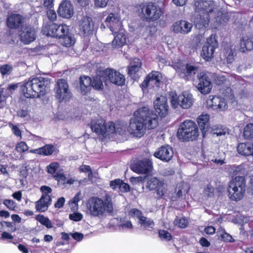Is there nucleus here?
<instances>
[{
    "label": "nucleus",
    "instance_id": "1",
    "mask_svg": "<svg viewBox=\"0 0 253 253\" xmlns=\"http://www.w3.org/2000/svg\"><path fill=\"white\" fill-rule=\"evenodd\" d=\"M223 0H198L195 2L194 22L199 29L206 28L211 19L217 25H224L228 20V14L221 10Z\"/></svg>",
    "mask_w": 253,
    "mask_h": 253
},
{
    "label": "nucleus",
    "instance_id": "2",
    "mask_svg": "<svg viewBox=\"0 0 253 253\" xmlns=\"http://www.w3.org/2000/svg\"><path fill=\"white\" fill-rule=\"evenodd\" d=\"M158 124L157 114L147 107H142L134 113L127 130L134 136L140 137L147 128H154Z\"/></svg>",
    "mask_w": 253,
    "mask_h": 253
},
{
    "label": "nucleus",
    "instance_id": "3",
    "mask_svg": "<svg viewBox=\"0 0 253 253\" xmlns=\"http://www.w3.org/2000/svg\"><path fill=\"white\" fill-rule=\"evenodd\" d=\"M50 80L42 77L30 78L21 85V90L27 98H39L49 90Z\"/></svg>",
    "mask_w": 253,
    "mask_h": 253
},
{
    "label": "nucleus",
    "instance_id": "4",
    "mask_svg": "<svg viewBox=\"0 0 253 253\" xmlns=\"http://www.w3.org/2000/svg\"><path fill=\"white\" fill-rule=\"evenodd\" d=\"M86 207L88 214L99 218L112 214L114 210L112 198L108 194L105 195L104 199L97 197L89 198L86 203Z\"/></svg>",
    "mask_w": 253,
    "mask_h": 253
},
{
    "label": "nucleus",
    "instance_id": "5",
    "mask_svg": "<svg viewBox=\"0 0 253 253\" xmlns=\"http://www.w3.org/2000/svg\"><path fill=\"white\" fill-rule=\"evenodd\" d=\"M236 46L234 44H228L224 47L223 52L227 62L231 63L234 60L236 55ZM237 49L241 52H245L253 49V37L252 36H243L237 45Z\"/></svg>",
    "mask_w": 253,
    "mask_h": 253
},
{
    "label": "nucleus",
    "instance_id": "6",
    "mask_svg": "<svg viewBox=\"0 0 253 253\" xmlns=\"http://www.w3.org/2000/svg\"><path fill=\"white\" fill-rule=\"evenodd\" d=\"M199 135V128L195 122L187 120L181 123L177 129V136L182 141H193Z\"/></svg>",
    "mask_w": 253,
    "mask_h": 253
},
{
    "label": "nucleus",
    "instance_id": "7",
    "mask_svg": "<svg viewBox=\"0 0 253 253\" xmlns=\"http://www.w3.org/2000/svg\"><path fill=\"white\" fill-rule=\"evenodd\" d=\"M246 182L244 176H237L229 183L227 188L228 196L234 201H239L244 197Z\"/></svg>",
    "mask_w": 253,
    "mask_h": 253
},
{
    "label": "nucleus",
    "instance_id": "8",
    "mask_svg": "<svg viewBox=\"0 0 253 253\" xmlns=\"http://www.w3.org/2000/svg\"><path fill=\"white\" fill-rule=\"evenodd\" d=\"M169 96L171 106L174 109L179 107L184 109H189L195 101L193 95L188 91H183L179 95L175 91H170Z\"/></svg>",
    "mask_w": 253,
    "mask_h": 253
},
{
    "label": "nucleus",
    "instance_id": "9",
    "mask_svg": "<svg viewBox=\"0 0 253 253\" xmlns=\"http://www.w3.org/2000/svg\"><path fill=\"white\" fill-rule=\"evenodd\" d=\"M91 128L92 131L98 135H102L103 136L114 133L115 130L114 124L109 122L106 124L102 119H99L96 121L91 122Z\"/></svg>",
    "mask_w": 253,
    "mask_h": 253
},
{
    "label": "nucleus",
    "instance_id": "10",
    "mask_svg": "<svg viewBox=\"0 0 253 253\" xmlns=\"http://www.w3.org/2000/svg\"><path fill=\"white\" fill-rule=\"evenodd\" d=\"M55 97L59 102H67L72 96L67 82L64 79L57 80L55 87Z\"/></svg>",
    "mask_w": 253,
    "mask_h": 253
},
{
    "label": "nucleus",
    "instance_id": "11",
    "mask_svg": "<svg viewBox=\"0 0 253 253\" xmlns=\"http://www.w3.org/2000/svg\"><path fill=\"white\" fill-rule=\"evenodd\" d=\"M143 17L147 21H155L158 20L162 15L160 7L152 2L144 4L141 7Z\"/></svg>",
    "mask_w": 253,
    "mask_h": 253
},
{
    "label": "nucleus",
    "instance_id": "12",
    "mask_svg": "<svg viewBox=\"0 0 253 253\" xmlns=\"http://www.w3.org/2000/svg\"><path fill=\"white\" fill-rule=\"evenodd\" d=\"M217 47L215 35H211L207 39L203 46L201 56L206 61L210 60L212 57L215 48Z\"/></svg>",
    "mask_w": 253,
    "mask_h": 253
},
{
    "label": "nucleus",
    "instance_id": "13",
    "mask_svg": "<svg viewBox=\"0 0 253 253\" xmlns=\"http://www.w3.org/2000/svg\"><path fill=\"white\" fill-rule=\"evenodd\" d=\"M105 80L117 85L122 86L125 84V78L124 76L120 72L112 68H107L104 70Z\"/></svg>",
    "mask_w": 253,
    "mask_h": 253
},
{
    "label": "nucleus",
    "instance_id": "14",
    "mask_svg": "<svg viewBox=\"0 0 253 253\" xmlns=\"http://www.w3.org/2000/svg\"><path fill=\"white\" fill-rule=\"evenodd\" d=\"M228 103L226 98L210 96L207 101V105L213 110L221 111L227 109Z\"/></svg>",
    "mask_w": 253,
    "mask_h": 253
},
{
    "label": "nucleus",
    "instance_id": "15",
    "mask_svg": "<svg viewBox=\"0 0 253 253\" xmlns=\"http://www.w3.org/2000/svg\"><path fill=\"white\" fill-rule=\"evenodd\" d=\"M176 72L183 78L189 80L192 75L195 74L197 68L188 64H182L180 62L171 65Z\"/></svg>",
    "mask_w": 253,
    "mask_h": 253
},
{
    "label": "nucleus",
    "instance_id": "16",
    "mask_svg": "<svg viewBox=\"0 0 253 253\" xmlns=\"http://www.w3.org/2000/svg\"><path fill=\"white\" fill-rule=\"evenodd\" d=\"M104 22L112 33L115 34L118 30L123 28L121 17L117 13H109Z\"/></svg>",
    "mask_w": 253,
    "mask_h": 253
},
{
    "label": "nucleus",
    "instance_id": "17",
    "mask_svg": "<svg viewBox=\"0 0 253 253\" xmlns=\"http://www.w3.org/2000/svg\"><path fill=\"white\" fill-rule=\"evenodd\" d=\"M21 42L28 44L34 41L36 38V31L32 26L28 25L23 27L20 31Z\"/></svg>",
    "mask_w": 253,
    "mask_h": 253
},
{
    "label": "nucleus",
    "instance_id": "18",
    "mask_svg": "<svg viewBox=\"0 0 253 253\" xmlns=\"http://www.w3.org/2000/svg\"><path fill=\"white\" fill-rule=\"evenodd\" d=\"M162 79L161 74L158 71H152L146 77L145 80L142 83L143 87L158 88Z\"/></svg>",
    "mask_w": 253,
    "mask_h": 253
},
{
    "label": "nucleus",
    "instance_id": "19",
    "mask_svg": "<svg viewBox=\"0 0 253 253\" xmlns=\"http://www.w3.org/2000/svg\"><path fill=\"white\" fill-rule=\"evenodd\" d=\"M152 162L149 159L138 161L134 164L131 169L133 171L139 173H147L152 169Z\"/></svg>",
    "mask_w": 253,
    "mask_h": 253
},
{
    "label": "nucleus",
    "instance_id": "20",
    "mask_svg": "<svg viewBox=\"0 0 253 253\" xmlns=\"http://www.w3.org/2000/svg\"><path fill=\"white\" fill-rule=\"evenodd\" d=\"M154 106L161 117H164L167 115L169 107L167 99L165 96L157 97L154 101Z\"/></svg>",
    "mask_w": 253,
    "mask_h": 253
},
{
    "label": "nucleus",
    "instance_id": "21",
    "mask_svg": "<svg viewBox=\"0 0 253 253\" xmlns=\"http://www.w3.org/2000/svg\"><path fill=\"white\" fill-rule=\"evenodd\" d=\"M173 152L172 147L169 145L163 146L154 153V156L164 162H169L172 157Z\"/></svg>",
    "mask_w": 253,
    "mask_h": 253
},
{
    "label": "nucleus",
    "instance_id": "22",
    "mask_svg": "<svg viewBox=\"0 0 253 253\" xmlns=\"http://www.w3.org/2000/svg\"><path fill=\"white\" fill-rule=\"evenodd\" d=\"M193 27L192 23L185 20L175 22L172 26V30L175 33L187 34L191 32Z\"/></svg>",
    "mask_w": 253,
    "mask_h": 253
},
{
    "label": "nucleus",
    "instance_id": "23",
    "mask_svg": "<svg viewBox=\"0 0 253 253\" xmlns=\"http://www.w3.org/2000/svg\"><path fill=\"white\" fill-rule=\"evenodd\" d=\"M199 80V82L197 85L198 90L204 94L209 93L211 89V84L209 77L205 74L201 73Z\"/></svg>",
    "mask_w": 253,
    "mask_h": 253
},
{
    "label": "nucleus",
    "instance_id": "24",
    "mask_svg": "<svg viewBox=\"0 0 253 253\" xmlns=\"http://www.w3.org/2000/svg\"><path fill=\"white\" fill-rule=\"evenodd\" d=\"M93 28L94 23L90 17L84 16L79 21V28L83 34H89L93 31Z\"/></svg>",
    "mask_w": 253,
    "mask_h": 253
},
{
    "label": "nucleus",
    "instance_id": "25",
    "mask_svg": "<svg viewBox=\"0 0 253 253\" xmlns=\"http://www.w3.org/2000/svg\"><path fill=\"white\" fill-rule=\"evenodd\" d=\"M58 14L62 17L70 18L74 14V9L71 3L68 0L63 1L58 7Z\"/></svg>",
    "mask_w": 253,
    "mask_h": 253
},
{
    "label": "nucleus",
    "instance_id": "26",
    "mask_svg": "<svg viewBox=\"0 0 253 253\" xmlns=\"http://www.w3.org/2000/svg\"><path fill=\"white\" fill-rule=\"evenodd\" d=\"M24 18L20 15L11 14L7 18V27L10 29H17L24 23Z\"/></svg>",
    "mask_w": 253,
    "mask_h": 253
},
{
    "label": "nucleus",
    "instance_id": "27",
    "mask_svg": "<svg viewBox=\"0 0 253 253\" xmlns=\"http://www.w3.org/2000/svg\"><path fill=\"white\" fill-rule=\"evenodd\" d=\"M113 34L115 36L112 43L113 48L121 47L125 44L126 43V37L125 31L123 28H121L115 34Z\"/></svg>",
    "mask_w": 253,
    "mask_h": 253
},
{
    "label": "nucleus",
    "instance_id": "28",
    "mask_svg": "<svg viewBox=\"0 0 253 253\" xmlns=\"http://www.w3.org/2000/svg\"><path fill=\"white\" fill-rule=\"evenodd\" d=\"M105 75L104 74V70L98 71L96 75L92 80V86L95 89L101 90L103 88L104 82L107 84V80H105Z\"/></svg>",
    "mask_w": 253,
    "mask_h": 253
},
{
    "label": "nucleus",
    "instance_id": "29",
    "mask_svg": "<svg viewBox=\"0 0 253 253\" xmlns=\"http://www.w3.org/2000/svg\"><path fill=\"white\" fill-rule=\"evenodd\" d=\"M239 154L245 156H253V143H240L237 147Z\"/></svg>",
    "mask_w": 253,
    "mask_h": 253
},
{
    "label": "nucleus",
    "instance_id": "30",
    "mask_svg": "<svg viewBox=\"0 0 253 253\" xmlns=\"http://www.w3.org/2000/svg\"><path fill=\"white\" fill-rule=\"evenodd\" d=\"M50 196H42L41 198L36 203V209L40 212L46 211L50 203Z\"/></svg>",
    "mask_w": 253,
    "mask_h": 253
},
{
    "label": "nucleus",
    "instance_id": "31",
    "mask_svg": "<svg viewBox=\"0 0 253 253\" xmlns=\"http://www.w3.org/2000/svg\"><path fill=\"white\" fill-rule=\"evenodd\" d=\"M209 119L210 116L208 114H202L197 118V123L202 131L203 136H205L209 127Z\"/></svg>",
    "mask_w": 253,
    "mask_h": 253
},
{
    "label": "nucleus",
    "instance_id": "32",
    "mask_svg": "<svg viewBox=\"0 0 253 253\" xmlns=\"http://www.w3.org/2000/svg\"><path fill=\"white\" fill-rule=\"evenodd\" d=\"M54 151V147L52 145L47 144L38 149H31L30 152L43 156H48L52 155Z\"/></svg>",
    "mask_w": 253,
    "mask_h": 253
},
{
    "label": "nucleus",
    "instance_id": "33",
    "mask_svg": "<svg viewBox=\"0 0 253 253\" xmlns=\"http://www.w3.org/2000/svg\"><path fill=\"white\" fill-rule=\"evenodd\" d=\"M141 62L138 58H135L130 62L128 68V74L132 77L138 73L141 69Z\"/></svg>",
    "mask_w": 253,
    "mask_h": 253
},
{
    "label": "nucleus",
    "instance_id": "34",
    "mask_svg": "<svg viewBox=\"0 0 253 253\" xmlns=\"http://www.w3.org/2000/svg\"><path fill=\"white\" fill-rule=\"evenodd\" d=\"M57 24L55 23H51L48 25H45L42 27V32L43 34L52 37H57Z\"/></svg>",
    "mask_w": 253,
    "mask_h": 253
},
{
    "label": "nucleus",
    "instance_id": "35",
    "mask_svg": "<svg viewBox=\"0 0 253 253\" xmlns=\"http://www.w3.org/2000/svg\"><path fill=\"white\" fill-rule=\"evenodd\" d=\"M92 85V80L88 76H83L80 78V87L81 93L84 95L88 91V88Z\"/></svg>",
    "mask_w": 253,
    "mask_h": 253
},
{
    "label": "nucleus",
    "instance_id": "36",
    "mask_svg": "<svg viewBox=\"0 0 253 253\" xmlns=\"http://www.w3.org/2000/svg\"><path fill=\"white\" fill-rule=\"evenodd\" d=\"M61 39V44L66 47L72 46L74 44L76 41L74 36L71 33H69V32L68 34H66L65 35H64Z\"/></svg>",
    "mask_w": 253,
    "mask_h": 253
},
{
    "label": "nucleus",
    "instance_id": "37",
    "mask_svg": "<svg viewBox=\"0 0 253 253\" xmlns=\"http://www.w3.org/2000/svg\"><path fill=\"white\" fill-rule=\"evenodd\" d=\"M138 223L144 228H152L155 224L153 221L149 218L142 216H140Z\"/></svg>",
    "mask_w": 253,
    "mask_h": 253
},
{
    "label": "nucleus",
    "instance_id": "38",
    "mask_svg": "<svg viewBox=\"0 0 253 253\" xmlns=\"http://www.w3.org/2000/svg\"><path fill=\"white\" fill-rule=\"evenodd\" d=\"M187 193V186L186 184H180L175 189V195L173 197L172 200L174 201L176 198L181 197L183 195Z\"/></svg>",
    "mask_w": 253,
    "mask_h": 253
},
{
    "label": "nucleus",
    "instance_id": "39",
    "mask_svg": "<svg viewBox=\"0 0 253 253\" xmlns=\"http://www.w3.org/2000/svg\"><path fill=\"white\" fill-rule=\"evenodd\" d=\"M243 135L247 139L253 138V123H250L246 126L244 129Z\"/></svg>",
    "mask_w": 253,
    "mask_h": 253
},
{
    "label": "nucleus",
    "instance_id": "40",
    "mask_svg": "<svg viewBox=\"0 0 253 253\" xmlns=\"http://www.w3.org/2000/svg\"><path fill=\"white\" fill-rule=\"evenodd\" d=\"M57 33V37L55 38H61L66 34H68L69 32V27L65 24L58 25L57 27V30L56 31Z\"/></svg>",
    "mask_w": 253,
    "mask_h": 253
},
{
    "label": "nucleus",
    "instance_id": "41",
    "mask_svg": "<svg viewBox=\"0 0 253 253\" xmlns=\"http://www.w3.org/2000/svg\"><path fill=\"white\" fill-rule=\"evenodd\" d=\"M161 182L156 177H151L147 182V187L151 190H156Z\"/></svg>",
    "mask_w": 253,
    "mask_h": 253
},
{
    "label": "nucleus",
    "instance_id": "42",
    "mask_svg": "<svg viewBox=\"0 0 253 253\" xmlns=\"http://www.w3.org/2000/svg\"><path fill=\"white\" fill-rule=\"evenodd\" d=\"M217 233L219 237L224 242H234L232 237L229 234L227 233L223 229H220L217 231Z\"/></svg>",
    "mask_w": 253,
    "mask_h": 253
},
{
    "label": "nucleus",
    "instance_id": "43",
    "mask_svg": "<svg viewBox=\"0 0 253 253\" xmlns=\"http://www.w3.org/2000/svg\"><path fill=\"white\" fill-rule=\"evenodd\" d=\"M213 134L216 136H224L227 132L225 127L213 126L212 127Z\"/></svg>",
    "mask_w": 253,
    "mask_h": 253
},
{
    "label": "nucleus",
    "instance_id": "44",
    "mask_svg": "<svg viewBox=\"0 0 253 253\" xmlns=\"http://www.w3.org/2000/svg\"><path fill=\"white\" fill-rule=\"evenodd\" d=\"M8 126L10 128L13 134L17 137L22 139V131L18 125H15L12 123H8Z\"/></svg>",
    "mask_w": 253,
    "mask_h": 253
},
{
    "label": "nucleus",
    "instance_id": "45",
    "mask_svg": "<svg viewBox=\"0 0 253 253\" xmlns=\"http://www.w3.org/2000/svg\"><path fill=\"white\" fill-rule=\"evenodd\" d=\"M120 228L122 229L130 230L133 228L131 221L127 219L124 218L121 219L118 224Z\"/></svg>",
    "mask_w": 253,
    "mask_h": 253
},
{
    "label": "nucleus",
    "instance_id": "46",
    "mask_svg": "<svg viewBox=\"0 0 253 253\" xmlns=\"http://www.w3.org/2000/svg\"><path fill=\"white\" fill-rule=\"evenodd\" d=\"M157 194L159 197H163L167 191V185L164 182H161L156 189Z\"/></svg>",
    "mask_w": 253,
    "mask_h": 253
},
{
    "label": "nucleus",
    "instance_id": "47",
    "mask_svg": "<svg viewBox=\"0 0 253 253\" xmlns=\"http://www.w3.org/2000/svg\"><path fill=\"white\" fill-rule=\"evenodd\" d=\"M37 220L42 225L45 226L47 228L52 227V224L49 219L43 215H40L37 217Z\"/></svg>",
    "mask_w": 253,
    "mask_h": 253
},
{
    "label": "nucleus",
    "instance_id": "48",
    "mask_svg": "<svg viewBox=\"0 0 253 253\" xmlns=\"http://www.w3.org/2000/svg\"><path fill=\"white\" fill-rule=\"evenodd\" d=\"M29 149V147L24 141H20L18 143L15 147V150L19 153H24L27 151Z\"/></svg>",
    "mask_w": 253,
    "mask_h": 253
},
{
    "label": "nucleus",
    "instance_id": "49",
    "mask_svg": "<svg viewBox=\"0 0 253 253\" xmlns=\"http://www.w3.org/2000/svg\"><path fill=\"white\" fill-rule=\"evenodd\" d=\"M174 223L179 227L184 228L187 227L188 222L187 220L185 218L177 217L175 219Z\"/></svg>",
    "mask_w": 253,
    "mask_h": 253
},
{
    "label": "nucleus",
    "instance_id": "50",
    "mask_svg": "<svg viewBox=\"0 0 253 253\" xmlns=\"http://www.w3.org/2000/svg\"><path fill=\"white\" fill-rule=\"evenodd\" d=\"M3 204L10 210L14 211L16 208V204L12 200L5 199Z\"/></svg>",
    "mask_w": 253,
    "mask_h": 253
},
{
    "label": "nucleus",
    "instance_id": "51",
    "mask_svg": "<svg viewBox=\"0 0 253 253\" xmlns=\"http://www.w3.org/2000/svg\"><path fill=\"white\" fill-rule=\"evenodd\" d=\"M159 235L162 240L169 241L171 239L170 234L167 231L160 230L159 231Z\"/></svg>",
    "mask_w": 253,
    "mask_h": 253
},
{
    "label": "nucleus",
    "instance_id": "52",
    "mask_svg": "<svg viewBox=\"0 0 253 253\" xmlns=\"http://www.w3.org/2000/svg\"><path fill=\"white\" fill-rule=\"evenodd\" d=\"M82 199V196L81 192H79L74 197V198L69 202V204L74 205L75 206L72 207L74 208H77L78 206V202Z\"/></svg>",
    "mask_w": 253,
    "mask_h": 253
},
{
    "label": "nucleus",
    "instance_id": "53",
    "mask_svg": "<svg viewBox=\"0 0 253 253\" xmlns=\"http://www.w3.org/2000/svg\"><path fill=\"white\" fill-rule=\"evenodd\" d=\"M59 165L56 162H53L47 167V169L48 173L54 174L56 170L59 168Z\"/></svg>",
    "mask_w": 253,
    "mask_h": 253
},
{
    "label": "nucleus",
    "instance_id": "54",
    "mask_svg": "<svg viewBox=\"0 0 253 253\" xmlns=\"http://www.w3.org/2000/svg\"><path fill=\"white\" fill-rule=\"evenodd\" d=\"M227 77L225 75L221 74L216 75L214 78L215 83L217 85L223 84L226 80Z\"/></svg>",
    "mask_w": 253,
    "mask_h": 253
},
{
    "label": "nucleus",
    "instance_id": "55",
    "mask_svg": "<svg viewBox=\"0 0 253 253\" xmlns=\"http://www.w3.org/2000/svg\"><path fill=\"white\" fill-rule=\"evenodd\" d=\"M204 193L208 197H212L214 193V188L210 184H208L204 188Z\"/></svg>",
    "mask_w": 253,
    "mask_h": 253
},
{
    "label": "nucleus",
    "instance_id": "56",
    "mask_svg": "<svg viewBox=\"0 0 253 253\" xmlns=\"http://www.w3.org/2000/svg\"><path fill=\"white\" fill-rule=\"evenodd\" d=\"M12 68L8 65H4L0 67V71L2 75L9 74L12 71Z\"/></svg>",
    "mask_w": 253,
    "mask_h": 253
},
{
    "label": "nucleus",
    "instance_id": "57",
    "mask_svg": "<svg viewBox=\"0 0 253 253\" xmlns=\"http://www.w3.org/2000/svg\"><path fill=\"white\" fill-rule=\"evenodd\" d=\"M115 130L114 132L118 133L119 134H123L125 131L126 129V126L122 124H116V125L114 124Z\"/></svg>",
    "mask_w": 253,
    "mask_h": 253
},
{
    "label": "nucleus",
    "instance_id": "58",
    "mask_svg": "<svg viewBox=\"0 0 253 253\" xmlns=\"http://www.w3.org/2000/svg\"><path fill=\"white\" fill-rule=\"evenodd\" d=\"M69 218L75 221H79L83 218V215L79 212L73 213L69 215Z\"/></svg>",
    "mask_w": 253,
    "mask_h": 253
},
{
    "label": "nucleus",
    "instance_id": "59",
    "mask_svg": "<svg viewBox=\"0 0 253 253\" xmlns=\"http://www.w3.org/2000/svg\"><path fill=\"white\" fill-rule=\"evenodd\" d=\"M54 177L59 183L63 184L66 183V178L64 174L57 173L54 175Z\"/></svg>",
    "mask_w": 253,
    "mask_h": 253
},
{
    "label": "nucleus",
    "instance_id": "60",
    "mask_svg": "<svg viewBox=\"0 0 253 253\" xmlns=\"http://www.w3.org/2000/svg\"><path fill=\"white\" fill-rule=\"evenodd\" d=\"M96 6L98 7H105L106 6L109 0H94Z\"/></svg>",
    "mask_w": 253,
    "mask_h": 253
},
{
    "label": "nucleus",
    "instance_id": "61",
    "mask_svg": "<svg viewBox=\"0 0 253 253\" xmlns=\"http://www.w3.org/2000/svg\"><path fill=\"white\" fill-rule=\"evenodd\" d=\"M47 15L48 19L51 21H55L56 19V13L55 11L52 9H49L47 11Z\"/></svg>",
    "mask_w": 253,
    "mask_h": 253
},
{
    "label": "nucleus",
    "instance_id": "62",
    "mask_svg": "<svg viewBox=\"0 0 253 253\" xmlns=\"http://www.w3.org/2000/svg\"><path fill=\"white\" fill-rule=\"evenodd\" d=\"M121 180L119 179H117L111 181L110 182V186L113 189H116L117 188L119 189V186L122 183Z\"/></svg>",
    "mask_w": 253,
    "mask_h": 253
},
{
    "label": "nucleus",
    "instance_id": "63",
    "mask_svg": "<svg viewBox=\"0 0 253 253\" xmlns=\"http://www.w3.org/2000/svg\"><path fill=\"white\" fill-rule=\"evenodd\" d=\"M129 214L130 216L136 217L139 219L140 216H142L141 212L140 211L137 209H133L131 210L129 212Z\"/></svg>",
    "mask_w": 253,
    "mask_h": 253
},
{
    "label": "nucleus",
    "instance_id": "64",
    "mask_svg": "<svg viewBox=\"0 0 253 253\" xmlns=\"http://www.w3.org/2000/svg\"><path fill=\"white\" fill-rule=\"evenodd\" d=\"M41 191L42 193V196H49L48 194L50 193L52 191V189L48 186H42L41 187Z\"/></svg>",
    "mask_w": 253,
    "mask_h": 253
}]
</instances>
